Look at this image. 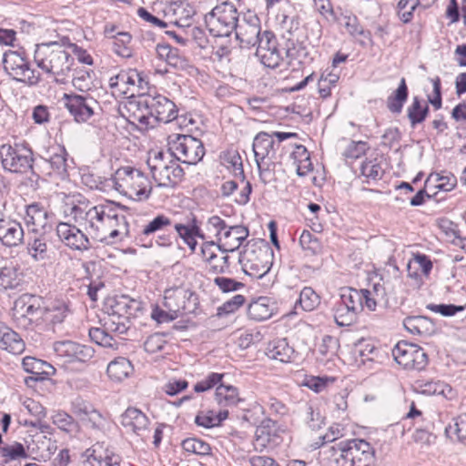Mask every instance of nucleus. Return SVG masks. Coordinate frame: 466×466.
<instances>
[{"mask_svg":"<svg viewBox=\"0 0 466 466\" xmlns=\"http://www.w3.org/2000/svg\"><path fill=\"white\" fill-rule=\"evenodd\" d=\"M65 213L73 218L76 225L58 223L56 235L72 250H88L92 241H106L127 231L126 218L117 208L111 205L94 206L81 195L68 199Z\"/></svg>","mask_w":466,"mask_h":466,"instance_id":"1","label":"nucleus"},{"mask_svg":"<svg viewBox=\"0 0 466 466\" xmlns=\"http://www.w3.org/2000/svg\"><path fill=\"white\" fill-rule=\"evenodd\" d=\"M325 466H377L375 451L361 439L342 441L324 452Z\"/></svg>","mask_w":466,"mask_h":466,"instance_id":"2","label":"nucleus"},{"mask_svg":"<svg viewBox=\"0 0 466 466\" xmlns=\"http://www.w3.org/2000/svg\"><path fill=\"white\" fill-rule=\"evenodd\" d=\"M34 60L40 69L60 83H65L70 76L75 61L66 49L54 42L37 45Z\"/></svg>","mask_w":466,"mask_h":466,"instance_id":"3","label":"nucleus"},{"mask_svg":"<svg viewBox=\"0 0 466 466\" xmlns=\"http://www.w3.org/2000/svg\"><path fill=\"white\" fill-rule=\"evenodd\" d=\"M130 106L137 107V112L133 113L134 119L147 127H154L156 122L169 123L177 116L175 103L160 94L141 96Z\"/></svg>","mask_w":466,"mask_h":466,"instance_id":"4","label":"nucleus"},{"mask_svg":"<svg viewBox=\"0 0 466 466\" xmlns=\"http://www.w3.org/2000/svg\"><path fill=\"white\" fill-rule=\"evenodd\" d=\"M112 183L116 191L136 201L147 200L152 190L147 177L132 167H119L112 177Z\"/></svg>","mask_w":466,"mask_h":466,"instance_id":"5","label":"nucleus"},{"mask_svg":"<svg viewBox=\"0 0 466 466\" xmlns=\"http://www.w3.org/2000/svg\"><path fill=\"white\" fill-rule=\"evenodd\" d=\"M168 151L152 150L149 152L147 166L151 175L158 187H173L184 176V171L177 164V160Z\"/></svg>","mask_w":466,"mask_h":466,"instance_id":"6","label":"nucleus"},{"mask_svg":"<svg viewBox=\"0 0 466 466\" xmlns=\"http://www.w3.org/2000/svg\"><path fill=\"white\" fill-rule=\"evenodd\" d=\"M141 310L140 301L122 296L111 306V312L105 319L104 326L111 333L125 334L130 328L131 319L137 318Z\"/></svg>","mask_w":466,"mask_h":466,"instance_id":"7","label":"nucleus"},{"mask_svg":"<svg viewBox=\"0 0 466 466\" xmlns=\"http://www.w3.org/2000/svg\"><path fill=\"white\" fill-rule=\"evenodd\" d=\"M238 12L228 2L216 5L205 15V24L209 33L216 37L228 36L237 26Z\"/></svg>","mask_w":466,"mask_h":466,"instance_id":"8","label":"nucleus"},{"mask_svg":"<svg viewBox=\"0 0 466 466\" xmlns=\"http://www.w3.org/2000/svg\"><path fill=\"white\" fill-rule=\"evenodd\" d=\"M274 137L278 138L279 142H281L287 138L297 137V134L290 132H273L272 134L260 132L255 137L253 151L260 176L264 171L269 169L275 158L276 142Z\"/></svg>","mask_w":466,"mask_h":466,"instance_id":"9","label":"nucleus"},{"mask_svg":"<svg viewBox=\"0 0 466 466\" xmlns=\"http://www.w3.org/2000/svg\"><path fill=\"white\" fill-rule=\"evenodd\" d=\"M168 151L174 157L187 165H196L205 155L203 143L190 135H173L168 137Z\"/></svg>","mask_w":466,"mask_h":466,"instance_id":"10","label":"nucleus"},{"mask_svg":"<svg viewBox=\"0 0 466 466\" xmlns=\"http://www.w3.org/2000/svg\"><path fill=\"white\" fill-rule=\"evenodd\" d=\"M273 252L267 245L252 246L240 257L244 272L253 279H261L272 266Z\"/></svg>","mask_w":466,"mask_h":466,"instance_id":"11","label":"nucleus"},{"mask_svg":"<svg viewBox=\"0 0 466 466\" xmlns=\"http://www.w3.org/2000/svg\"><path fill=\"white\" fill-rule=\"evenodd\" d=\"M42 313L41 298L31 294H23L14 303L12 317L18 328L28 329L33 322L42 316Z\"/></svg>","mask_w":466,"mask_h":466,"instance_id":"12","label":"nucleus"},{"mask_svg":"<svg viewBox=\"0 0 466 466\" xmlns=\"http://www.w3.org/2000/svg\"><path fill=\"white\" fill-rule=\"evenodd\" d=\"M3 63L5 70L15 81L34 86L40 80L39 72L31 68L27 59L18 51L5 52Z\"/></svg>","mask_w":466,"mask_h":466,"instance_id":"13","label":"nucleus"},{"mask_svg":"<svg viewBox=\"0 0 466 466\" xmlns=\"http://www.w3.org/2000/svg\"><path fill=\"white\" fill-rule=\"evenodd\" d=\"M164 306L177 316L190 314L197 310L198 298L194 291L187 288H171L165 290Z\"/></svg>","mask_w":466,"mask_h":466,"instance_id":"14","label":"nucleus"},{"mask_svg":"<svg viewBox=\"0 0 466 466\" xmlns=\"http://www.w3.org/2000/svg\"><path fill=\"white\" fill-rule=\"evenodd\" d=\"M0 157L4 168L10 172L22 173L32 167L33 153L24 144L1 146Z\"/></svg>","mask_w":466,"mask_h":466,"instance_id":"15","label":"nucleus"},{"mask_svg":"<svg viewBox=\"0 0 466 466\" xmlns=\"http://www.w3.org/2000/svg\"><path fill=\"white\" fill-rule=\"evenodd\" d=\"M392 356L406 370H421L428 364V356L424 350L407 341L398 342L392 349Z\"/></svg>","mask_w":466,"mask_h":466,"instance_id":"16","label":"nucleus"},{"mask_svg":"<svg viewBox=\"0 0 466 466\" xmlns=\"http://www.w3.org/2000/svg\"><path fill=\"white\" fill-rule=\"evenodd\" d=\"M234 31L241 47L255 46L262 37L259 19L252 13L244 15L241 19L238 18Z\"/></svg>","mask_w":466,"mask_h":466,"instance_id":"17","label":"nucleus"},{"mask_svg":"<svg viewBox=\"0 0 466 466\" xmlns=\"http://www.w3.org/2000/svg\"><path fill=\"white\" fill-rule=\"evenodd\" d=\"M65 106L77 123L87 122L95 114L97 102L89 95L65 94Z\"/></svg>","mask_w":466,"mask_h":466,"instance_id":"18","label":"nucleus"},{"mask_svg":"<svg viewBox=\"0 0 466 466\" xmlns=\"http://www.w3.org/2000/svg\"><path fill=\"white\" fill-rule=\"evenodd\" d=\"M144 80L136 69L122 70L108 80L111 92L116 96L135 95L136 87H142Z\"/></svg>","mask_w":466,"mask_h":466,"instance_id":"19","label":"nucleus"},{"mask_svg":"<svg viewBox=\"0 0 466 466\" xmlns=\"http://www.w3.org/2000/svg\"><path fill=\"white\" fill-rule=\"evenodd\" d=\"M256 56L266 67L276 68L283 59L278 40L270 31H264L260 41L256 45Z\"/></svg>","mask_w":466,"mask_h":466,"instance_id":"20","label":"nucleus"},{"mask_svg":"<svg viewBox=\"0 0 466 466\" xmlns=\"http://www.w3.org/2000/svg\"><path fill=\"white\" fill-rule=\"evenodd\" d=\"M72 413L86 427L95 431H102L106 420L94 406L77 398L72 402Z\"/></svg>","mask_w":466,"mask_h":466,"instance_id":"21","label":"nucleus"},{"mask_svg":"<svg viewBox=\"0 0 466 466\" xmlns=\"http://www.w3.org/2000/svg\"><path fill=\"white\" fill-rule=\"evenodd\" d=\"M54 350L57 357L67 362H86L94 356V350L91 347L70 340L55 342Z\"/></svg>","mask_w":466,"mask_h":466,"instance_id":"22","label":"nucleus"},{"mask_svg":"<svg viewBox=\"0 0 466 466\" xmlns=\"http://www.w3.org/2000/svg\"><path fill=\"white\" fill-rule=\"evenodd\" d=\"M83 456V466H120V457L101 443L94 444Z\"/></svg>","mask_w":466,"mask_h":466,"instance_id":"23","label":"nucleus"},{"mask_svg":"<svg viewBox=\"0 0 466 466\" xmlns=\"http://www.w3.org/2000/svg\"><path fill=\"white\" fill-rule=\"evenodd\" d=\"M27 443L30 457L38 460H47L56 451V441L51 437H47L43 432H36L31 436V441Z\"/></svg>","mask_w":466,"mask_h":466,"instance_id":"24","label":"nucleus"},{"mask_svg":"<svg viewBox=\"0 0 466 466\" xmlns=\"http://www.w3.org/2000/svg\"><path fill=\"white\" fill-rule=\"evenodd\" d=\"M173 227L184 244L189 248L191 252H195L198 246L196 238H204V234L197 224L195 217H188L181 222L173 221Z\"/></svg>","mask_w":466,"mask_h":466,"instance_id":"25","label":"nucleus"},{"mask_svg":"<svg viewBox=\"0 0 466 466\" xmlns=\"http://www.w3.org/2000/svg\"><path fill=\"white\" fill-rule=\"evenodd\" d=\"M248 234V229L242 225L228 226L225 231L220 234L218 242L224 252H233L242 245Z\"/></svg>","mask_w":466,"mask_h":466,"instance_id":"26","label":"nucleus"},{"mask_svg":"<svg viewBox=\"0 0 466 466\" xmlns=\"http://www.w3.org/2000/svg\"><path fill=\"white\" fill-rule=\"evenodd\" d=\"M24 229L21 224L9 218H0V241L6 247H16L23 242Z\"/></svg>","mask_w":466,"mask_h":466,"instance_id":"27","label":"nucleus"},{"mask_svg":"<svg viewBox=\"0 0 466 466\" xmlns=\"http://www.w3.org/2000/svg\"><path fill=\"white\" fill-rule=\"evenodd\" d=\"M0 349L11 354H22L25 349V343L21 336L0 321Z\"/></svg>","mask_w":466,"mask_h":466,"instance_id":"28","label":"nucleus"},{"mask_svg":"<svg viewBox=\"0 0 466 466\" xmlns=\"http://www.w3.org/2000/svg\"><path fill=\"white\" fill-rule=\"evenodd\" d=\"M121 424L127 431L140 435L148 424L147 417L136 408H128L121 416Z\"/></svg>","mask_w":466,"mask_h":466,"instance_id":"29","label":"nucleus"},{"mask_svg":"<svg viewBox=\"0 0 466 466\" xmlns=\"http://www.w3.org/2000/svg\"><path fill=\"white\" fill-rule=\"evenodd\" d=\"M276 309L275 303L268 297H259L254 299L248 308V315L256 321L269 319Z\"/></svg>","mask_w":466,"mask_h":466,"instance_id":"30","label":"nucleus"},{"mask_svg":"<svg viewBox=\"0 0 466 466\" xmlns=\"http://www.w3.org/2000/svg\"><path fill=\"white\" fill-rule=\"evenodd\" d=\"M19 266L15 261L3 259L0 265V288L7 289L17 287L21 281Z\"/></svg>","mask_w":466,"mask_h":466,"instance_id":"31","label":"nucleus"},{"mask_svg":"<svg viewBox=\"0 0 466 466\" xmlns=\"http://www.w3.org/2000/svg\"><path fill=\"white\" fill-rule=\"evenodd\" d=\"M63 147L55 146L49 148L44 159L49 164L54 173L64 177L66 176L67 159Z\"/></svg>","mask_w":466,"mask_h":466,"instance_id":"32","label":"nucleus"},{"mask_svg":"<svg viewBox=\"0 0 466 466\" xmlns=\"http://www.w3.org/2000/svg\"><path fill=\"white\" fill-rule=\"evenodd\" d=\"M403 326L413 335L429 336L435 330L432 320L424 316L408 317L403 320Z\"/></svg>","mask_w":466,"mask_h":466,"instance_id":"33","label":"nucleus"},{"mask_svg":"<svg viewBox=\"0 0 466 466\" xmlns=\"http://www.w3.org/2000/svg\"><path fill=\"white\" fill-rule=\"evenodd\" d=\"M28 255L35 261H45L51 258V249L45 236L29 238L26 245Z\"/></svg>","mask_w":466,"mask_h":466,"instance_id":"34","label":"nucleus"},{"mask_svg":"<svg viewBox=\"0 0 466 466\" xmlns=\"http://www.w3.org/2000/svg\"><path fill=\"white\" fill-rule=\"evenodd\" d=\"M266 354L269 359L280 362H290L294 358L295 350L289 345L286 339H281L270 342Z\"/></svg>","mask_w":466,"mask_h":466,"instance_id":"35","label":"nucleus"},{"mask_svg":"<svg viewBox=\"0 0 466 466\" xmlns=\"http://www.w3.org/2000/svg\"><path fill=\"white\" fill-rule=\"evenodd\" d=\"M290 157L299 176H306L313 169V164L311 162L309 153L304 146L296 145Z\"/></svg>","mask_w":466,"mask_h":466,"instance_id":"36","label":"nucleus"},{"mask_svg":"<svg viewBox=\"0 0 466 466\" xmlns=\"http://www.w3.org/2000/svg\"><path fill=\"white\" fill-rule=\"evenodd\" d=\"M106 372L111 380L121 381L133 372V365L127 359L118 357L108 363Z\"/></svg>","mask_w":466,"mask_h":466,"instance_id":"37","label":"nucleus"},{"mask_svg":"<svg viewBox=\"0 0 466 466\" xmlns=\"http://www.w3.org/2000/svg\"><path fill=\"white\" fill-rule=\"evenodd\" d=\"M255 447L256 449H264L271 442H274L276 437V424L271 420H266L257 428L255 432Z\"/></svg>","mask_w":466,"mask_h":466,"instance_id":"38","label":"nucleus"},{"mask_svg":"<svg viewBox=\"0 0 466 466\" xmlns=\"http://www.w3.org/2000/svg\"><path fill=\"white\" fill-rule=\"evenodd\" d=\"M407 269L411 278L428 277L432 269V262L428 256L417 254L409 261Z\"/></svg>","mask_w":466,"mask_h":466,"instance_id":"39","label":"nucleus"},{"mask_svg":"<svg viewBox=\"0 0 466 466\" xmlns=\"http://www.w3.org/2000/svg\"><path fill=\"white\" fill-rule=\"evenodd\" d=\"M445 434L451 441L466 445V414L453 418L445 427Z\"/></svg>","mask_w":466,"mask_h":466,"instance_id":"40","label":"nucleus"},{"mask_svg":"<svg viewBox=\"0 0 466 466\" xmlns=\"http://www.w3.org/2000/svg\"><path fill=\"white\" fill-rule=\"evenodd\" d=\"M1 457L4 463L30 458L27 443L25 445L17 441H13L5 444L1 449Z\"/></svg>","mask_w":466,"mask_h":466,"instance_id":"41","label":"nucleus"},{"mask_svg":"<svg viewBox=\"0 0 466 466\" xmlns=\"http://www.w3.org/2000/svg\"><path fill=\"white\" fill-rule=\"evenodd\" d=\"M215 399L222 407L235 406L241 401L238 390L236 387L222 383L216 388Z\"/></svg>","mask_w":466,"mask_h":466,"instance_id":"42","label":"nucleus"},{"mask_svg":"<svg viewBox=\"0 0 466 466\" xmlns=\"http://www.w3.org/2000/svg\"><path fill=\"white\" fill-rule=\"evenodd\" d=\"M52 422L61 431L71 437H78L80 427L78 422L68 413L57 411L52 416Z\"/></svg>","mask_w":466,"mask_h":466,"instance_id":"43","label":"nucleus"},{"mask_svg":"<svg viewBox=\"0 0 466 466\" xmlns=\"http://www.w3.org/2000/svg\"><path fill=\"white\" fill-rule=\"evenodd\" d=\"M362 291L352 288H344L340 289L339 301L359 314L362 310Z\"/></svg>","mask_w":466,"mask_h":466,"instance_id":"44","label":"nucleus"},{"mask_svg":"<svg viewBox=\"0 0 466 466\" xmlns=\"http://www.w3.org/2000/svg\"><path fill=\"white\" fill-rule=\"evenodd\" d=\"M25 221L27 226L33 227V231L44 228L46 222V212L38 205L31 204L26 207Z\"/></svg>","mask_w":466,"mask_h":466,"instance_id":"45","label":"nucleus"},{"mask_svg":"<svg viewBox=\"0 0 466 466\" xmlns=\"http://www.w3.org/2000/svg\"><path fill=\"white\" fill-rule=\"evenodd\" d=\"M132 36L128 32H117L114 36L113 51L123 58L133 56V48L131 46Z\"/></svg>","mask_w":466,"mask_h":466,"instance_id":"46","label":"nucleus"},{"mask_svg":"<svg viewBox=\"0 0 466 466\" xmlns=\"http://www.w3.org/2000/svg\"><path fill=\"white\" fill-rule=\"evenodd\" d=\"M228 416V410H220L218 413L213 410L201 411L196 416L195 422L198 426L209 429L218 426Z\"/></svg>","mask_w":466,"mask_h":466,"instance_id":"47","label":"nucleus"},{"mask_svg":"<svg viewBox=\"0 0 466 466\" xmlns=\"http://www.w3.org/2000/svg\"><path fill=\"white\" fill-rule=\"evenodd\" d=\"M429 106L420 101L418 96L413 97L411 104L407 109L408 118L412 127L423 122L428 115Z\"/></svg>","mask_w":466,"mask_h":466,"instance_id":"48","label":"nucleus"},{"mask_svg":"<svg viewBox=\"0 0 466 466\" xmlns=\"http://www.w3.org/2000/svg\"><path fill=\"white\" fill-rule=\"evenodd\" d=\"M221 162L236 177H244L242 158L237 150L224 152L221 156Z\"/></svg>","mask_w":466,"mask_h":466,"instance_id":"49","label":"nucleus"},{"mask_svg":"<svg viewBox=\"0 0 466 466\" xmlns=\"http://www.w3.org/2000/svg\"><path fill=\"white\" fill-rule=\"evenodd\" d=\"M408 97V87L404 78H401L399 87L387 99V106L392 113H400Z\"/></svg>","mask_w":466,"mask_h":466,"instance_id":"50","label":"nucleus"},{"mask_svg":"<svg viewBox=\"0 0 466 466\" xmlns=\"http://www.w3.org/2000/svg\"><path fill=\"white\" fill-rule=\"evenodd\" d=\"M333 316L338 326L345 327L354 323L358 314L347 308L340 301H336L333 306Z\"/></svg>","mask_w":466,"mask_h":466,"instance_id":"51","label":"nucleus"},{"mask_svg":"<svg viewBox=\"0 0 466 466\" xmlns=\"http://www.w3.org/2000/svg\"><path fill=\"white\" fill-rule=\"evenodd\" d=\"M173 219L165 214H158L153 219L143 226L142 235L151 236L157 232L165 230L167 228L173 226Z\"/></svg>","mask_w":466,"mask_h":466,"instance_id":"52","label":"nucleus"},{"mask_svg":"<svg viewBox=\"0 0 466 466\" xmlns=\"http://www.w3.org/2000/svg\"><path fill=\"white\" fill-rule=\"evenodd\" d=\"M456 185V178L453 176H442L439 173H431L425 181L429 188H437L442 191H451Z\"/></svg>","mask_w":466,"mask_h":466,"instance_id":"53","label":"nucleus"},{"mask_svg":"<svg viewBox=\"0 0 466 466\" xmlns=\"http://www.w3.org/2000/svg\"><path fill=\"white\" fill-rule=\"evenodd\" d=\"M195 10L193 6L188 4H180L174 9L176 19L174 24L179 27L189 28L192 26Z\"/></svg>","mask_w":466,"mask_h":466,"instance_id":"54","label":"nucleus"},{"mask_svg":"<svg viewBox=\"0 0 466 466\" xmlns=\"http://www.w3.org/2000/svg\"><path fill=\"white\" fill-rule=\"evenodd\" d=\"M320 303L319 296L310 287H305L299 293V298L296 302V307L299 305L302 309L311 311Z\"/></svg>","mask_w":466,"mask_h":466,"instance_id":"55","label":"nucleus"},{"mask_svg":"<svg viewBox=\"0 0 466 466\" xmlns=\"http://www.w3.org/2000/svg\"><path fill=\"white\" fill-rule=\"evenodd\" d=\"M72 85L74 87L81 92H86L93 87V76L91 72L86 68L76 69L73 77Z\"/></svg>","mask_w":466,"mask_h":466,"instance_id":"56","label":"nucleus"},{"mask_svg":"<svg viewBox=\"0 0 466 466\" xmlns=\"http://www.w3.org/2000/svg\"><path fill=\"white\" fill-rule=\"evenodd\" d=\"M340 23L353 37L362 36L363 38H369V32L364 31L356 15H344Z\"/></svg>","mask_w":466,"mask_h":466,"instance_id":"57","label":"nucleus"},{"mask_svg":"<svg viewBox=\"0 0 466 466\" xmlns=\"http://www.w3.org/2000/svg\"><path fill=\"white\" fill-rule=\"evenodd\" d=\"M182 448L188 453L197 455H208L211 448L206 441L197 438H187L182 442Z\"/></svg>","mask_w":466,"mask_h":466,"instance_id":"58","label":"nucleus"},{"mask_svg":"<svg viewBox=\"0 0 466 466\" xmlns=\"http://www.w3.org/2000/svg\"><path fill=\"white\" fill-rule=\"evenodd\" d=\"M110 331L106 330L105 326L103 328H91L89 329V337L97 345L103 347L113 348L116 344L114 338L110 335Z\"/></svg>","mask_w":466,"mask_h":466,"instance_id":"59","label":"nucleus"},{"mask_svg":"<svg viewBox=\"0 0 466 466\" xmlns=\"http://www.w3.org/2000/svg\"><path fill=\"white\" fill-rule=\"evenodd\" d=\"M361 175L369 179L381 178L384 170L377 158L364 161L360 166Z\"/></svg>","mask_w":466,"mask_h":466,"instance_id":"60","label":"nucleus"},{"mask_svg":"<svg viewBox=\"0 0 466 466\" xmlns=\"http://www.w3.org/2000/svg\"><path fill=\"white\" fill-rule=\"evenodd\" d=\"M223 377L224 375L221 373L212 372L202 380L197 382L194 386V390L199 393L208 390L213 387H218L221 383Z\"/></svg>","mask_w":466,"mask_h":466,"instance_id":"61","label":"nucleus"},{"mask_svg":"<svg viewBox=\"0 0 466 466\" xmlns=\"http://www.w3.org/2000/svg\"><path fill=\"white\" fill-rule=\"evenodd\" d=\"M22 366L26 372L37 375L47 373L45 368L49 367L46 361L29 356L23 359Z\"/></svg>","mask_w":466,"mask_h":466,"instance_id":"62","label":"nucleus"},{"mask_svg":"<svg viewBox=\"0 0 466 466\" xmlns=\"http://www.w3.org/2000/svg\"><path fill=\"white\" fill-rule=\"evenodd\" d=\"M339 349V340L335 337L325 335L322 338L318 350L323 357L330 358L334 356Z\"/></svg>","mask_w":466,"mask_h":466,"instance_id":"63","label":"nucleus"},{"mask_svg":"<svg viewBox=\"0 0 466 466\" xmlns=\"http://www.w3.org/2000/svg\"><path fill=\"white\" fill-rule=\"evenodd\" d=\"M245 303V298L242 295H235L232 299L223 303L218 309V315L224 316L238 310Z\"/></svg>","mask_w":466,"mask_h":466,"instance_id":"64","label":"nucleus"}]
</instances>
